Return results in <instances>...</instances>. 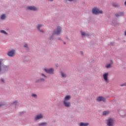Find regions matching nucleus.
<instances>
[{"mask_svg":"<svg viewBox=\"0 0 126 126\" xmlns=\"http://www.w3.org/2000/svg\"><path fill=\"white\" fill-rule=\"evenodd\" d=\"M92 13L93 14H102L103 13V11L99 10L97 7H94L92 10Z\"/></svg>","mask_w":126,"mask_h":126,"instance_id":"obj_1","label":"nucleus"},{"mask_svg":"<svg viewBox=\"0 0 126 126\" xmlns=\"http://www.w3.org/2000/svg\"><path fill=\"white\" fill-rule=\"evenodd\" d=\"M61 32H62V27H58L57 29L54 31V34H56V35H60Z\"/></svg>","mask_w":126,"mask_h":126,"instance_id":"obj_2","label":"nucleus"},{"mask_svg":"<svg viewBox=\"0 0 126 126\" xmlns=\"http://www.w3.org/2000/svg\"><path fill=\"white\" fill-rule=\"evenodd\" d=\"M114 123H115V121L113 119H109L107 120V126H113Z\"/></svg>","mask_w":126,"mask_h":126,"instance_id":"obj_3","label":"nucleus"},{"mask_svg":"<svg viewBox=\"0 0 126 126\" xmlns=\"http://www.w3.org/2000/svg\"><path fill=\"white\" fill-rule=\"evenodd\" d=\"M102 76H103V79L105 82H107V83L109 82L108 79V77L109 76V73H108V72L104 73L103 74Z\"/></svg>","mask_w":126,"mask_h":126,"instance_id":"obj_4","label":"nucleus"},{"mask_svg":"<svg viewBox=\"0 0 126 126\" xmlns=\"http://www.w3.org/2000/svg\"><path fill=\"white\" fill-rule=\"evenodd\" d=\"M44 70L47 72V73H49L50 74H53L54 73V71H55V70L53 68L45 69Z\"/></svg>","mask_w":126,"mask_h":126,"instance_id":"obj_5","label":"nucleus"},{"mask_svg":"<svg viewBox=\"0 0 126 126\" xmlns=\"http://www.w3.org/2000/svg\"><path fill=\"white\" fill-rule=\"evenodd\" d=\"M96 101L97 102H101V101H103V102H106V98L104 97L103 96H98L96 98Z\"/></svg>","mask_w":126,"mask_h":126,"instance_id":"obj_6","label":"nucleus"},{"mask_svg":"<svg viewBox=\"0 0 126 126\" xmlns=\"http://www.w3.org/2000/svg\"><path fill=\"white\" fill-rule=\"evenodd\" d=\"M7 55L9 57H13L15 55V50H12L8 52Z\"/></svg>","mask_w":126,"mask_h":126,"instance_id":"obj_7","label":"nucleus"},{"mask_svg":"<svg viewBox=\"0 0 126 126\" xmlns=\"http://www.w3.org/2000/svg\"><path fill=\"white\" fill-rule=\"evenodd\" d=\"M63 103L65 107H67V108H69V107H70V102L69 101H64Z\"/></svg>","mask_w":126,"mask_h":126,"instance_id":"obj_8","label":"nucleus"},{"mask_svg":"<svg viewBox=\"0 0 126 126\" xmlns=\"http://www.w3.org/2000/svg\"><path fill=\"white\" fill-rule=\"evenodd\" d=\"M27 9L29 10H37V8H36L35 6H28L27 7Z\"/></svg>","mask_w":126,"mask_h":126,"instance_id":"obj_9","label":"nucleus"},{"mask_svg":"<svg viewBox=\"0 0 126 126\" xmlns=\"http://www.w3.org/2000/svg\"><path fill=\"white\" fill-rule=\"evenodd\" d=\"M40 119H43V115L42 114H39V115H37L36 117H35V121H37V120H40Z\"/></svg>","mask_w":126,"mask_h":126,"instance_id":"obj_10","label":"nucleus"},{"mask_svg":"<svg viewBox=\"0 0 126 126\" xmlns=\"http://www.w3.org/2000/svg\"><path fill=\"white\" fill-rule=\"evenodd\" d=\"M42 26H43V25H38V26H37V29L39 30V31H40V32H41V33H44V31L42 30H40V28H41V27H42Z\"/></svg>","mask_w":126,"mask_h":126,"instance_id":"obj_11","label":"nucleus"},{"mask_svg":"<svg viewBox=\"0 0 126 126\" xmlns=\"http://www.w3.org/2000/svg\"><path fill=\"white\" fill-rule=\"evenodd\" d=\"M112 64H113V62L111 61V63L107 64L105 66V67H106V68H110V67H111V65H112Z\"/></svg>","mask_w":126,"mask_h":126,"instance_id":"obj_12","label":"nucleus"},{"mask_svg":"<svg viewBox=\"0 0 126 126\" xmlns=\"http://www.w3.org/2000/svg\"><path fill=\"white\" fill-rule=\"evenodd\" d=\"M81 35L82 36H89V34H88V33H86L85 32H83V31H81Z\"/></svg>","mask_w":126,"mask_h":126,"instance_id":"obj_13","label":"nucleus"},{"mask_svg":"<svg viewBox=\"0 0 126 126\" xmlns=\"http://www.w3.org/2000/svg\"><path fill=\"white\" fill-rule=\"evenodd\" d=\"M123 15H124V13H116L115 14V16H116V17H118V16H123Z\"/></svg>","mask_w":126,"mask_h":126,"instance_id":"obj_14","label":"nucleus"},{"mask_svg":"<svg viewBox=\"0 0 126 126\" xmlns=\"http://www.w3.org/2000/svg\"><path fill=\"white\" fill-rule=\"evenodd\" d=\"M71 98V97L70 96V95H67L64 98V101H67L69 100V99H70Z\"/></svg>","mask_w":126,"mask_h":126,"instance_id":"obj_15","label":"nucleus"},{"mask_svg":"<svg viewBox=\"0 0 126 126\" xmlns=\"http://www.w3.org/2000/svg\"><path fill=\"white\" fill-rule=\"evenodd\" d=\"M88 126V123H81L80 124V126Z\"/></svg>","mask_w":126,"mask_h":126,"instance_id":"obj_16","label":"nucleus"},{"mask_svg":"<svg viewBox=\"0 0 126 126\" xmlns=\"http://www.w3.org/2000/svg\"><path fill=\"white\" fill-rule=\"evenodd\" d=\"M38 126H47V123L44 122V123H41V124H39L38 125Z\"/></svg>","mask_w":126,"mask_h":126,"instance_id":"obj_17","label":"nucleus"},{"mask_svg":"<svg viewBox=\"0 0 126 126\" xmlns=\"http://www.w3.org/2000/svg\"><path fill=\"white\" fill-rule=\"evenodd\" d=\"M109 113H110V112H109V111H104L103 113V115H104V116H107V115H109Z\"/></svg>","mask_w":126,"mask_h":126,"instance_id":"obj_18","label":"nucleus"},{"mask_svg":"<svg viewBox=\"0 0 126 126\" xmlns=\"http://www.w3.org/2000/svg\"><path fill=\"white\" fill-rule=\"evenodd\" d=\"M112 5L114 6V7H118V6H119V5L117 3H113Z\"/></svg>","mask_w":126,"mask_h":126,"instance_id":"obj_19","label":"nucleus"},{"mask_svg":"<svg viewBox=\"0 0 126 126\" xmlns=\"http://www.w3.org/2000/svg\"><path fill=\"white\" fill-rule=\"evenodd\" d=\"M61 74L62 77H66V74L63 73V72H61Z\"/></svg>","mask_w":126,"mask_h":126,"instance_id":"obj_20","label":"nucleus"},{"mask_svg":"<svg viewBox=\"0 0 126 126\" xmlns=\"http://www.w3.org/2000/svg\"><path fill=\"white\" fill-rule=\"evenodd\" d=\"M0 32L3 34L7 35V32H5V31L2 30L0 31Z\"/></svg>","mask_w":126,"mask_h":126,"instance_id":"obj_21","label":"nucleus"},{"mask_svg":"<svg viewBox=\"0 0 126 126\" xmlns=\"http://www.w3.org/2000/svg\"><path fill=\"white\" fill-rule=\"evenodd\" d=\"M5 19V14H3L1 16V19Z\"/></svg>","mask_w":126,"mask_h":126,"instance_id":"obj_22","label":"nucleus"},{"mask_svg":"<svg viewBox=\"0 0 126 126\" xmlns=\"http://www.w3.org/2000/svg\"><path fill=\"white\" fill-rule=\"evenodd\" d=\"M1 62L0 61V72L1 71Z\"/></svg>","mask_w":126,"mask_h":126,"instance_id":"obj_23","label":"nucleus"},{"mask_svg":"<svg viewBox=\"0 0 126 126\" xmlns=\"http://www.w3.org/2000/svg\"><path fill=\"white\" fill-rule=\"evenodd\" d=\"M32 97H37V94H32Z\"/></svg>","mask_w":126,"mask_h":126,"instance_id":"obj_24","label":"nucleus"},{"mask_svg":"<svg viewBox=\"0 0 126 126\" xmlns=\"http://www.w3.org/2000/svg\"><path fill=\"white\" fill-rule=\"evenodd\" d=\"M121 86H126V83L121 85Z\"/></svg>","mask_w":126,"mask_h":126,"instance_id":"obj_25","label":"nucleus"},{"mask_svg":"<svg viewBox=\"0 0 126 126\" xmlns=\"http://www.w3.org/2000/svg\"><path fill=\"white\" fill-rule=\"evenodd\" d=\"M25 48H28V44H26L24 46Z\"/></svg>","mask_w":126,"mask_h":126,"instance_id":"obj_26","label":"nucleus"},{"mask_svg":"<svg viewBox=\"0 0 126 126\" xmlns=\"http://www.w3.org/2000/svg\"><path fill=\"white\" fill-rule=\"evenodd\" d=\"M42 76H44V77H45V78H47V76H46V75H45V74H42Z\"/></svg>","mask_w":126,"mask_h":126,"instance_id":"obj_27","label":"nucleus"},{"mask_svg":"<svg viewBox=\"0 0 126 126\" xmlns=\"http://www.w3.org/2000/svg\"><path fill=\"white\" fill-rule=\"evenodd\" d=\"M13 104H15V105H16V104H17V101L14 102Z\"/></svg>","mask_w":126,"mask_h":126,"instance_id":"obj_28","label":"nucleus"},{"mask_svg":"<svg viewBox=\"0 0 126 126\" xmlns=\"http://www.w3.org/2000/svg\"><path fill=\"white\" fill-rule=\"evenodd\" d=\"M1 80L2 82H4V80L3 79H1Z\"/></svg>","mask_w":126,"mask_h":126,"instance_id":"obj_29","label":"nucleus"},{"mask_svg":"<svg viewBox=\"0 0 126 126\" xmlns=\"http://www.w3.org/2000/svg\"><path fill=\"white\" fill-rule=\"evenodd\" d=\"M41 81H45V79H41Z\"/></svg>","mask_w":126,"mask_h":126,"instance_id":"obj_30","label":"nucleus"},{"mask_svg":"<svg viewBox=\"0 0 126 126\" xmlns=\"http://www.w3.org/2000/svg\"><path fill=\"white\" fill-rule=\"evenodd\" d=\"M81 54L83 56V52H82V51H81Z\"/></svg>","mask_w":126,"mask_h":126,"instance_id":"obj_31","label":"nucleus"},{"mask_svg":"<svg viewBox=\"0 0 126 126\" xmlns=\"http://www.w3.org/2000/svg\"><path fill=\"white\" fill-rule=\"evenodd\" d=\"M52 38H53V36H51V37L50 38V40H52Z\"/></svg>","mask_w":126,"mask_h":126,"instance_id":"obj_32","label":"nucleus"},{"mask_svg":"<svg viewBox=\"0 0 126 126\" xmlns=\"http://www.w3.org/2000/svg\"><path fill=\"white\" fill-rule=\"evenodd\" d=\"M50 0V1H53V0Z\"/></svg>","mask_w":126,"mask_h":126,"instance_id":"obj_33","label":"nucleus"},{"mask_svg":"<svg viewBox=\"0 0 126 126\" xmlns=\"http://www.w3.org/2000/svg\"><path fill=\"white\" fill-rule=\"evenodd\" d=\"M0 107H1V104H0Z\"/></svg>","mask_w":126,"mask_h":126,"instance_id":"obj_34","label":"nucleus"},{"mask_svg":"<svg viewBox=\"0 0 126 126\" xmlns=\"http://www.w3.org/2000/svg\"><path fill=\"white\" fill-rule=\"evenodd\" d=\"M63 43L64 44V45H65V42H64Z\"/></svg>","mask_w":126,"mask_h":126,"instance_id":"obj_35","label":"nucleus"}]
</instances>
